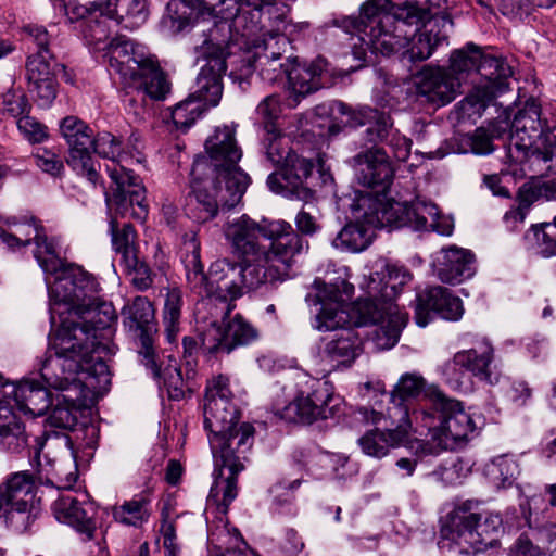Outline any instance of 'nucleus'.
I'll list each match as a JSON object with an SVG mask.
<instances>
[{
	"instance_id": "nucleus-9",
	"label": "nucleus",
	"mask_w": 556,
	"mask_h": 556,
	"mask_svg": "<svg viewBox=\"0 0 556 556\" xmlns=\"http://www.w3.org/2000/svg\"><path fill=\"white\" fill-rule=\"evenodd\" d=\"M207 161L199 157L194 161L191 175L193 176L192 191L188 198V211L199 223H205L216 217L219 208L230 210L241 200L249 185V176L244 172H235V176L214 177L200 180Z\"/></svg>"
},
{
	"instance_id": "nucleus-28",
	"label": "nucleus",
	"mask_w": 556,
	"mask_h": 556,
	"mask_svg": "<svg viewBox=\"0 0 556 556\" xmlns=\"http://www.w3.org/2000/svg\"><path fill=\"white\" fill-rule=\"evenodd\" d=\"M354 168L357 181L376 191H387L393 179V167L387 153L372 147L354 157Z\"/></svg>"
},
{
	"instance_id": "nucleus-52",
	"label": "nucleus",
	"mask_w": 556,
	"mask_h": 556,
	"mask_svg": "<svg viewBox=\"0 0 556 556\" xmlns=\"http://www.w3.org/2000/svg\"><path fill=\"white\" fill-rule=\"evenodd\" d=\"M156 367L159 369V376H154V374H152V376L154 378H163L164 388L170 400L180 401L185 397L187 391L192 390L189 379L185 380L182 378L181 369L178 367L176 359H170L163 371L157 365ZM149 369L153 372L151 368Z\"/></svg>"
},
{
	"instance_id": "nucleus-37",
	"label": "nucleus",
	"mask_w": 556,
	"mask_h": 556,
	"mask_svg": "<svg viewBox=\"0 0 556 556\" xmlns=\"http://www.w3.org/2000/svg\"><path fill=\"white\" fill-rule=\"evenodd\" d=\"M481 514L459 507L452 511L447 522L442 527V536L460 547L462 553L470 554L480 551V539L476 522Z\"/></svg>"
},
{
	"instance_id": "nucleus-33",
	"label": "nucleus",
	"mask_w": 556,
	"mask_h": 556,
	"mask_svg": "<svg viewBox=\"0 0 556 556\" xmlns=\"http://www.w3.org/2000/svg\"><path fill=\"white\" fill-rule=\"evenodd\" d=\"M368 301H363L359 307L361 317L364 324L377 325L374 331V343L379 350H389L393 348L400 339L402 329L407 323V315L399 309L397 305L381 306L378 312L382 315L381 319L374 320L368 312Z\"/></svg>"
},
{
	"instance_id": "nucleus-4",
	"label": "nucleus",
	"mask_w": 556,
	"mask_h": 556,
	"mask_svg": "<svg viewBox=\"0 0 556 556\" xmlns=\"http://www.w3.org/2000/svg\"><path fill=\"white\" fill-rule=\"evenodd\" d=\"M54 277L53 285L49 286L52 301L50 307L52 327L56 325V315L59 316L60 324L62 320L71 321L68 318H62L64 312L60 309L61 306H65L70 315L73 313L78 315L84 311L92 314L90 319L91 326L87 323L81 324L87 325L91 334H97L98 329H105L116 319L115 311L111 304L103 303L100 306L93 307L100 287L96 278L83 267L67 264Z\"/></svg>"
},
{
	"instance_id": "nucleus-20",
	"label": "nucleus",
	"mask_w": 556,
	"mask_h": 556,
	"mask_svg": "<svg viewBox=\"0 0 556 556\" xmlns=\"http://www.w3.org/2000/svg\"><path fill=\"white\" fill-rule=\"evenodd\" d=\"M410 274L403 267L395 265H384L380 271L371 273L365 279V291L368 301V312L374 320L381 319L382 315L378 312L381 306L396 305L395 296L400 288L410 280Z\"/></svg>"
},
{
	"instance_id": "nucleus-43",
	"label": "nucleus",
	"mask_w": 556,
	"mask_h": 556,
	"mask_svg": "<svg viewBox=\"0 0 556 556\" xmlns=\"http://www.w3.org/2000/svg\"><path fill=\"white\" fill-rule=\"evenodd\" d=\"M126 85L142 90L154 100H164L170 91V83L153 58L138 72L137 79L129 80Z\"/></svg>"
},
{
	"instance_id": "nucleus-60",
	"label": "nucleus",
	"mask_w": 556,
	"mask_h": 556,
	"mask_svg": "<svg viewBox=\"0 0 556 556\" xmlns=\"http://www.w3.org/2000/svg\"><path fill=\"white\" fill-rule=\"evenodd\" d=\"M24 40L28 45H33L36 52L34 54L42 53L47 58H53L49 50L51 42V35L49 31L39 25H27L23 28Z\"/></svg>"
},
{
	"instance_id": "nucleus-42",
	"label": "nucleus",
	"mask_w": 556,
	"mask_h": 556,
	"mask_svg": "<svg viewBox=\"0 0 556 556\" xmlns=\"http://www.w3.org/2000/svg\"><path fill=\"white\" fill-rule=\"evenodd\" d=\"M477 73L486 79L485 94L482 100H491L507 88L506 77L510 74V68L505 62L497 56L483 53L478 60Z\"/></svg>"
},
{
	"instance_id": "nucleus-10",
	"label": "nucleus",
	"mask_w": 556,
	"mask_h": 556,
	"mask_svg": "<svg viewBox=\"0 0 556 556\" xmlns=\"http://www.w3.org/2000/svg\"><path fill=\"white\" fill-rule=\"evenodd\" d=\"M290 395L289 403L274 405L275 414L288 422L311 425L340 412L341 401L333 395L332 386L306 372L295 375Z\"/></svg>"
},
{
	"instance_id": "nucleus-13",
	"label": "nucleus",
	"mask_w": 556,
	"mask_h": 556,
	"mask_svg": "<svg viewBox=\"0 0 556 556\" xmlns=\"http://www.w3.org/2000/svg\"><path fill=\"white\" fill-rule=\"evenodd\" d=\"M366 418L372 424H379L382 419L390 421L386 431L375 428L366 431L358 439V445L366 455L382 458L388 455L391 448L397 447L407 441L412 430V419L408 418L404 408L399 406L388 407L387 415L371 410Z\"/></svg>"
},
{
	"instance_id": "nucleus-35",
	"label": "nucleus",
	"mask_w": 556,
	"mask_h": 556,
	"mask_svg": "<svg viewBox=\"0 0 556 556\" xmlns=\"http://www.w3.org/2000/svg\"><path fill=\"white\" fill-rule=\"evenodd\" d=\"M88 395L89 388H80L78 384L67 389V392L56 393L51 403L52 408L47 418V427L73 430Z\"/></svg>"
},
{
	"instance_id": "nucleus-31",
	"label": "nucleus",
	"mask_w": 556,
	"mask_h": 556,
	"mask_svg": "<svg viewBox=\"0 0 556 556\" xmlns=\"http://www.w3.org/2000/svg\"><path fill=\"white\" fill-rule=\"evenodd\" d=\"M104 51L110 68L115 71L125 84L137 79L138 72L151 59L146 55L142 48L125 36L111 39Z\"/></svg>"
},
{
	"instance_id": "nucleus-51",
	"label": "nucleus",
	"mask_w": 556,
	"mask_h": 556,
	"mask_svg": "<svg viewBox=\"0 0 556 556\" xmlns=\"http://www.w3.org/2000/svg\"><path fill=\"white\" fill-rule=\"evenodd\" d=\"M112 245L116 253L121 254L123 266H132L138 256L135 245L136 233L131 225L125 224L122 229H117L115 224L111 223Z\"/></svg>"
},
{
	"instance_id": "nucleus-22",
	"label": "nucleus",
	"mask_w": 556,
	"mask_h": 556,
	"mask_svg": "<svg viewBox=\"0 0 556 556\" xmlns=\"http://www.w3.org/2000/svg\"><path fill=\"white\" fill-rule=\"evenodd\" d=\"M418 26L407 38L408 45L402 49V56L409 62L425 61L434 52L435 48L447 40L446 28L453 27V21L448 15L429 17Z\"/></svg>"
},
{
	"instance_id": "nucleus-55",
	"label": "nucleus",
	"mask_w": 556,
	"mask_h": 556,
	"mask_svg": "<svg viewBox=\"0 0 556 556\" xmlns=\"http://www.w3.org/2000/svg\"><path fill=\"white\" fill-rule=\"evenodd\" d=\"M205 108L203 104L188 97L175 105L172 111V119L177 129L186 131L201 116Z\"/></svg>"
},
{
	"instance_id": "nucleus-47",
	"label": "nucleus",
	"mask_w": 556,
	"mask_h": 556,
	"mask_svg": "<svg viewBox=\"0 0 556 556\" xmlns=\"http://www.w3.org/2000/svg\"><path fill=\"white\" fill-rule=\"evenodd\" d=\"M37 446L35 457L39 466H42V459L46 465L52 466L56 458L51 457V452L58 450L60 456H70L75 459V452L73 450V442L70 435L65 432L58 433L46 430L42 439L36 440Z\"/></svg>"
},
{
	"instance_id": "nucleus-21",
	"label": "nucleus",
	"mask_w": 556,
	"mask_h": 556,
	"mask_svg": "<svg viewBox=\"0 0 556 556\" xmlns=\"http://www.w3.org/2000/svg\"><path fill=\"white\" fill-rule=\"evenodd\" d=\"M305 301L309 305H323L320 313L316 316L315 328L319 331H332L349 324V315L342 308L343 296L338 285H327L316 279Z\"/></svg>"
},
{
	"instance_id": "nucleus-58",
	"label": "nucleus",
	"mask_w": 556,
	"mask_h": 556,
	"mask_svg": "<svg viewBox=\"0 0 556 556\" xmlns=\"http://www.w3.org/2000/svg\"><path fill=\"white\" fill-rule=\"evenodd\" d=\"M488 473L497 485H505L519 473L517 463L508 456H498L488 466Z\"/></svg>"
},
{
	"instance_id": "nucleus-36",
	"label": "nucleus",
	"mask_w": 556,
	"mask_h": 556,
	"mask_svg": "<svg viewBox=\"0 0 556 556\" xmlns=\"http://www.w3.org/2000/svg\"><path fill=\"white\" fill-rule=\"evenodd\" d=\"M254 53L253 63L250 65L260 71L263 80L274 83L285 74L288 64L279 63L281 48L288 45L287 38L278 33H269L261 40L252 41Z\"/></svg>"
},
{
	"instance_id": "nucleus-62",
	"label": "nucleus",
	"mask_w": 556,
	"mask_h": 556,
	"mask_svg": "<svg viewBox=\"0 0 556 556\" xmlns=\"http://www.w3.org/2000/svg\"><path fill=\"white\" fill-rule=\"evenodd\" d=\"M35 165L52 177H60L64 172V165L60 156L53 151L39 148L33 154Z\"/></svg>"
},
{
	"instance_id": "nucleus-18",
	"label": "nucleus",
	"mask_w": 556,
	"mask_h": 556,
	"mask_svg": "<svg viewBox=\"0 0 556 556\" xmlns=\"http://www.w3.org/2000/svg\"><path fill=\"white\" fill-rule=\"evenodd\" d=\"M123 323L129 331L138 333L140 340L139 355L147 368L159 376L153 340L151 332L155 329V309L153 303L147 298L138 295L131 303L126 304L122 309Z\"/></svg>"
},
{
	"instance_id": "nucleus-46",
	"label": "nucleus",
	"mask_w": 556,
	"mask_h": 556,
	"mask_svg": "<svg viewBox=\"0 0 556 556\" xmlns=\"http://www.w3.org/2000/svg\"><path fill=\"white\" fill-rule=\"evenodd\" d=\"M150 504V493H138L122 505L114 506L112 511L113 518L115 521L126 526L141 527L149 520L151 515Z\"/></svg>"
},
{
	"instance_id": "nucleus-50",
	"label": "nucleus",
	"mask_w": 556,
	"mask_h": 556,
	"mask_svg": "<svg viewBox=\"0 0 556 556\" xmlns=\"http://www.w3.org/2000/svg\"><path fill=\"white\" fill-rule=\"evenodd\" d=\"M41 513L40 505H4L1 517L17 533L29 531Z\"/></svg>"
},
{
	"instance_id": "nucleus-38",
	"label": "nucleus",
	"mask_w": 556,
	"mask_h": 556,
	"mask_svg": "<svg viewBox=\"0 0 556 556\" xmlns=\"http://www.w3.org/2000/svg\"><path fill=\"white\" fill-rule=\"evenodd\" d=\"M226 70L224 58H210L197 77V89L189 97L195 99L204 108L217 105L223 94L222 77Z\"/></svg>"
},
{
	"instance_id": "nucleus-1",
	"label": "nucleus",
	"mask_w": 556,
	"mask_h": 556,
	"mask_svg": "<svg viewBox=\"0 0 556 556\" xmlns=\"http://www.w3.org/2000/svg\"><path fill=\"white\" fill-rule=\"evenodd\" d=\"M204 427L216 467H220L208 495V503L226 515L238 495L237 476L244 469L242 459L253 443L254 428L238 426L239 410L231 402L228 378L217 376L206 387L203 406Z\"/></svg>"
},
{
	"instance_id": "nucleus-24",
	"label": "nucleus",
	"mask_w": 556,
	"mask_h": 556,
	"mask_svg": "<svg viewBox=\"0 0 556 556\" xmlns=\"http://www.w3.org/2000/svg\"><path fill=\"white\" fill-rule=\"evenodd\" d=\"M63 64L42 53L29 54L26 61V78L30 93L41 108H50L58 94L56 75L64 71Z\"/></svg>"
},
{
	"instance_id": "nucleus-40",
	"label": "nucleus",
	"mask_w": 556,
	"mask_h": 556,
	"mask_svg": "<svg viewBox=\"0 0 556 556\" xmlns=\"http://www.w3.org/2000/svg\"><path fill=\"white\" fill-rule=\"evenodd\" d=\"M0 222L13 229L12 232H8L0 227V241L12 250L35 242L37 235L43 229L34 216H9L5 218L0 216Z\"/></svg>"
},
{
	"instance_id": "nucleus-8",
	"label": "nucleus",
	"mask_w": 556,
	"mask_h": 556,
	"mask_svg": "<svg viewBox=\"0 0 556 556\" xmlns=\"http://www.w3.org/2000/svg\"><path fill=\"white\" fill-rule=\"evenodd\" d=\"M426 17L425 10L407 3L395 9V16H386L380 24L359 29V34L351 37L355 60L365 61L368 50L382 55L402 52L408 45L407 38L418 29Z\"/></svg>"
},
{
	"instance_id": "nucleus-44",
	"label": "nucleus",
	"mask_w": 556,
	"mask_h": 556,
	"mask_svg": "<svg viewBox=\"0 0 556 556\" xmlns=\"http://www.w3.org/2000/svg\"><path fill=\"white\" fill-rule=\"evenodd\" d=\"M346 123L351 127L367 126L366 134L370 142L388 139L392 126L389 115L369 106L351 112Z\"/></svg>"
},
{
	"instance_id": "nucleus-25",
	"label": "nucleus",
	"mask_w": 556,
	"mask_h": 556,
	"mask_svg": "<svg viewBox=\"0 0 556 556\" xmlns=\"http://www.w3.org/2000/svg\"><path fill=\"white\" fill-rule=\"evenodd\" d=\"M418 97L427 102L442 106L452 102L459 93V79L444 67L425 66L414 77Z\"/></svg>"
},
{
	"instance_id": "nucleus-30",
	"label": "nucleus",
	"mask_w": 556,
	"mask_h": 556,
	"mask_svg": "<svg viewBox=\"0 0 556 556\" xmlns=\"http://www.w3.org/2000/svg\"><path fill=\"white\" fill-rule=\"evenodd\" d=\"M326 62L317 59L309 64H300L296 60L290 61L285 68L288 79L287 105L295 108L306 96L321 88V75Z\"/></svg>"
},
{
	"instance_id": "nucleus-49",
	"label": "nucleus",
	"mask_w": 556,
	"mask_h": 556,
	"mask_svg": "<svg viewBox=\"0 0 556 556\" xmlns=\"http://www.w3.org/2000/svg\"><path fill=\"white\" fill-rule=\"evenodd\" d=\"M391 0H367L361 10V21L348 18L346 28L352 27L359 34L362 28H370L372 24H380L386 16H395V10L392 11Z\"/></svg>"
},
{
	"instance_id": "nucleus-29",
	"label": "nucleus",
	"mask_w": 556,
	"mask_h": 556,
	"mask_svg": "<svg viewBox=\"0 0 556 556\" xmlns=\"http://www.w3.org/2000/svg\"><path fill=\"white\" fill-rule=\"evenodd\" d=\"M475 263L476 257L470 250L448 245L434 254L432 266L442 282L457 285L475 275Z\"/></svg>"
},
{
	"instance_id": "nucleus-63",
	"label": "nucleus",
	"mask_w": 556,
	"mask_h": 556,
	"mask_svg": "<svg viewBox=\"0 0 556 556\" xmlns=\"http://www.w3.org/2000/svg\"><path fill=\"white\" fill-rule=\"evenodd\" d=\"M551 228L549 224L539 226H532L531 232L536 241L538 252L544 257H551L556 255V231L553 229L549 232L547 229Z\"/></svg>"
},
{
	"instance_id": "nucleus-57",
	"label": "nucleus",
	"mask_w": 556,
	"mask_h": 556,
	"mask_svg": "<svg viewBox=\"0 0 556 556\" xmlns=\"http://www.w3.org/2000/svg\"><path fill=\"white\" fill-rule=\"evenodd\" d=\"M479 58H481V49L473 43H468L464 49L455 50L452 53L448 71L456 74L477 72Z\"/></svg>"
},
{
	"instance_id": "nucleus-56",
	"label": "nucleus",
	"mask_w": 556,
	"mask_h": 556,
	"mask_svg": "<svg viewBox=\"0 0 556 556\" xmlns=\"http://www.w3.org/2000/svg\"><path fill=\"white\" fill-rule=\"evenodd\" d=\"M265 137L263 139V143L266 150L267 159L275 165L287 162V154H292L293 152L288 149L287 143L285 142V137L281 132L276 128L275 125L266 126Z\"/></svg>"
},
{
	"instance_id": "nucleus-26",
	"label": "nucleus",
	"mask_w": 556,
	"mask_h": 556,
	"mask_svg": "<svg viewBox=\"0 0 556 556\" xmlns=\"http://www.w3.org/2000/svg\"><path fill=\"white\" fill-rule=\"evenodd\" d=\"M205 151L213 166V173L219 177L235 176V172H243L238 162L242 151L235 138L231 126L217 127L205 141Z\"/></svg>"
},
{
	"instance_id": "nucleus-39",
	"label": "nucleus",
	"mask_w": 556,
	"mask_h": 556,
	"mask_svg": "<svg viewBox=\"0 0 556 556\" xmlns=\"http://www.w3.org/2000/svg\"><path fill=\"white\" fill-rule=\"evenodd\" d=\"M28 444L25 426L20 421L8 400H0V448L21 453Z\"/></svg>"
},
{
	"instance_id": "nucleus-14",
	"label": "nucleus",
	"mask_w": 556,
	"mask_h": 556,
	"mask_svg": "<svg viewBox=\"0 0 556 556\" xmlns=\"http://www.w3.org/2000/svg\"><path fill=\"white\" fill-rule=\"evenodd\" d=\"M386 192L359 193L351 205L353 216L374 228L410 227V205L388 199Z\"/></svg>"
},
{
	"instance_id": "nucleus-23",
	"label": "nucleus",
	"mask_w": 556,
	"mask_h": 556,
	"mask_svg": "<svg viewBox=\"0 0 556 556\" xmlns=\"http://www.w3.org/2000/svg\"><path fill=\"white\" fill-rule=\"evenodd\" d=\"M258 337L257 329L237 314L223 329L217 320L210 323L208 327L202 331L201 341L203 348L210 352L230 353L237 345H247L255 341Z\"/></svg>"
},
{
	"instance_id": "nucleus-3",
	"label": "nucleus",
	"mask_w": 556,
	"mask_h": 556,
	"mask_svg": "<svg viewBox=\"0 0 556 556\" xmlns=\"http://www.w3.org/2000/svg\"><path fill=\"white\" fill-rule=\"evenodd\" d=\"M181 262L186 270L189 289L206 296V305L218 301L219 314L224 320L235 308L231 302L240 298L244 290H254L266 283L261 266L251 261L235 262L228 258L217 260L210 266L208 274L203 270L200 257V242L195 236L185 239L181 249Z\"/></svg>"
},
{
	"instance_id": "nucleus-17",
	"label": "nucleus",
	"mask_w": 556,
	"mask_h": 556,
	"mask_svg": "<svg viewBox=\"0 0 556 556\" xmlns=\"http://www.w3.org/2000/svg\"><path fill=\"white\" fill-rule=\"evenodd\" d=\"M493 361V345L489 340L481 339L471 349L455 353L453 358L443 365L442 372L451 383L458 384L467 371L482 381L494 384L497 377L492 374Z\"/></svg>"
},
{
	"instance_id": "nucleus-19",
	"label": "nucleus",
	"mask_w": 556,
	"mask_h": 556,
	"mask_svg": "<svg viewBox=\"0 0 556 556\" xmlns=\"http://www.w3.org/2000/svg\"><path fill=\"white\" fill-rule=\"evenodd\" d=\"M271 220L262 218L256 222L249 215L243 214L225 224V239L236 255L243 258V261L257 263L265 249L261 244L260 238L267 239V227L271 224Z\"/></svg>"
},
{
	"instance_id": "nucleus-32",
	"label": "nucleus",
	"mask_w": 556,
	"mask_h": 556,
	"mask_svg": "<svg viewBox=\"0 0 556 556\" xmlns=\"http://www.w3.org/2000/svg\"><path fill=\"white\" fill-rule=\"evenodd\" d=\"M430 313H435L446 320H458L464 314L462 300L454 296L446 288L432 287L418 296L415 309L418 326L428 325Z\"/></svg>"
},
{
	"instance_id": "nucleus-5",
	"label": "nucleus",
	"mask_w": 556,
	"mask_h": 556,
	"mask_svg": "<svg viewBox=\"0 0 556 556\" xmlns=\"http://www.w3.org/2000/svg\"><path fill=\"white\" fill-rule=\"evenodd\" d=\"M508 154L514 162L528 164L530 169L541 163L556 165V117L541 121V106L531 99L515 115L511 124Z\"/></svg>"
},
{
	"instance_id": "nucleus-53",
	"label": "nucleus",
	"mask_w": 556,
	"mask_h": 556,
	"mask_svg": "<svg viewBox=\"0 0 556 556\" xmlns=\"http://www.w3.org/2000/svg\"><path fill=\"white\" fill-rule=\"evenodd\" d=\"M425 387V380L413 374H406L401 377L394 391L391 394V406L390 407H402L405 409L406 415L409 416L408 401L417 397Z\"/></svg>"
},
{
	"instance_id": "nucleus-41",
	"label": "nucleus",
	"mask_w": 556,
	"mask_h": 556,
	"mask_svg": "<svg viewBox=\"0 0 556 556\" xmlns=\"http://www.w3.org/2000/svg\"><path fill=\"white\" fill-rule=\"evenodd\" d=\"M164 303L162 307V326L168 343H177L182 329L184 294L178 287L164 289Z\"/></svg>"
},
{
	"instance_id": "nucleus-12",
	"label": "nucleus",
	"mask_w": 556,
	"mask_h": 556,
	"mask_svg": "<svg viewBox=\"0 0 556 556\" xmlns=\"http://www.w3.org/2000/svg\"><path fill=\"white\" fill-rule=\"evenodd\" d=\"M275 0H170L167 3V20L175 31H181L190 25L191 18L235 20L239 27L249 10L258 12Z\"/></svg>"
},
{
	"instance_id": "nucleus-45",
	"label": "nucleus",
	"mask_w": 556,
	"mask_h": 556,
	"mask_svg": "<svg viewBox=\"0 0 556 556\" xmlns=\"http://www.w3.org/2000/svg\"><path fill=\"white\" fill-rule=\"evenodd\" d=\"M355 219L348 223L336 236L332 245L346 252H362L367 249L372 241L374 227L366 224L363 219Z\"/></svg>"
},
{
	"instance_id": "nucleus-48",
	"label": "nucleus",
	"mask_w": 556,
	"mask_h": 556,
	"mask_svg": "<svg viewBox=\"0 0 556 556\" xmlns=\"http://www.w3.org/2000/svg\"><path fill=\"white\" fill-rule=\"evenodd\" d=\"M34 243L36 245L34 256L47 275L55 276L67 265V263L60 257L58 240L49 238L45 229L37 235Z\"/></svg>"
},
{
	"instance_id": "nucleus-54",
	"label": "nucleus",
	"mask_w": 556,
	"mask_h": 556,
	"mask_svg": "<svg viewBox=\"0 0 556 556\" xmlns=\"http://www.w3.org/2000/svg\"><path fill=\"white\" fill-rule=\"evenodd\" d=\"M345 325L338 338L329 341L326 345V353L332 359L341 363L353 361L357 355L356 338L354 332Z\"/></svg>"
},
{
	"instance_id": "nucleus-59",
	"label": "nucleus",
	"mask_w": 556,
	"mask_h": 556,
	"mask_svg": "<svg viewBox=\"0 0 556 556\" xmlns=\"http://www.w3.org/2000/svg\"><path fill=\"white\" fill-rule=\"evenodd\" d=\"M439 210L435 204L417 201L410 205V228L414 230H429L430 224L435 219Z\"/></svg>"
},
{
	"instance_id": "nucleus-6",
	"label": "nucleus",
	"mask_w": 556,
	"mask_h": 556,
	"mask_svg": "<svg viewBox=\"0 0 556 556\" xmlns=\"http://www.w3.org/2000/svg\"><path fill=\"white\" fill-rule=\"evenodd\" d=\"M92 151L110 161L105 165V170L114 188L111 195L106 194V201L114 203L122 215L129 213L137 218L144 217L147 215L146 189L140 178L127 168L134 155L124 151L121 140L108 131L93 137Z\"/></svg>"
},
{
	"instance_id": "nucleus-2",
	"label": "nucleus",
	"mask_w": 556,
	"mask_h": 556,
	"mask_svg": "<svg viewBox=\"0 0 556 556\" xmlns=\"http://www.w3.org/2000/svg\"><path fill=\"white\" fill-rule=\"evenodd\" d=\"M97 339V334H91L87 325L62 320L50 336V354L40 367V376L46 387L56 393L67 392L75 384L80 388H94L91 382L87 383L81 379L83 375H89L88 365L92 362H96L94 369L99 370L102 381L108 383V366L101 358L113 351Z\"/></svg>"
},
{
	"instance_id": "nucleus-7",
	"label": "nucleus",
	"mask_w": 556,
	"mask_h": 556,
	"mask_svg": "<svg viewBox=\"0 0 556 556\" xmlns=\"http://www.w3.org/2000/svg\"><path fill=\"white\" fill-rule=\"evenodd\" d=\"M413 417L427 430V439L418 442L422 455H437L453 448L454 443L468 440L477 429L472 416L460 402L442 393L435 394V412L414 410Z\"/></svg>"
},
{
	"instance_id": "nucleus-16",
	"label": "nucleus",
	"mask_w": 556,
	"mask_h": 556,
	"mask_svg": "<svg viewBox=\"0 0 556 556\" xmlns=\"http://www.w3.org/2000/svg\"><path fill=\"white\" fill-rule=\"evenodd\" d=\"M60 130L68 146V156L66 160L68 166L96 185L99 179V173L94 167L91 156L94 137L92 129L83 119L70 115L61 121Z\"/></svg>"
},
{
	"instance_id": "nucleus-61",
	"label": "nucleus",
	"mask_w": 556,
	"mask_h": 556,
	"mask_svg": "<svg viewBox=\"0 0 556 556\" xmlns=\"http://www.w3.org/2000/svg\"><path fill=\"white\" fill-rule=\"evenodd\" d=\"M477 532L480 539V551L483 547L492 545L494 535L498 532L502 526V518L495 513L481 514V519L476 522Z\"/></svg>"
},
{
	"instance_id": "nucleus-15",
	"label": "nucleus",
	"mask_w": 556,
	"mask_h": 556,
	"mask_svg": "<svg viewBox=\"0 0 556 556\" xmlns=\"http://www.w3.org/2000/svg\"><path fill=\"white\" fill-rule=\"evenodd\" d=\"M311 159L298 153L287 154V162L279 173L270 174L267 178L269 189L285 198L309 202L314 199L313 169Z\"/></svg>"
},
{
	"instance_id": "nucleus-64",
	"label": "nucleus",
	"mask_w": 556,
	"mask_h": 556,
	"mask_svg": "<svg viewBox=\"0 0 556 556\" xmlns=\"http://www.w3.org/2000/svg\"><path fill=\"white\" fill-rule=\"evenodd\" d=\"M18 130L30 142H42L48 138V130L45 125L36 121L27 113L17 119Z\"/></svg>"
},
{
	"instance_id": "nucleus-34",
	"label": "nucleus",
	"mask_w": 556,
	"mask_h": 556,
	"mask_svg": "<svg viewBox=\"0 0 556 556\" xmlns=\"http://www.w3.org/2000/svg\"><path fill=\"white\" fill-rule=\"evenodd\" d=\"M86 3L89 5L87 10L90 11V16L87 21L84 36L93 49L103 51L111 40L112 28L119 24L123 15L119 14L113 0H106L101 5Z\"/></svg>"
},
{
	"instance_id": "nucleus-27",
	"label": "nucleus",
	"mask_w": 556,
	"mask_h": 556,
	"mask_svg": "<svg viewBox=\"0 0 556 556\" xmlns=\"http://www.w3.org/2000/svg\"><path fill=\"white\" fill-rule=\"evenodd\" d=\"M78 496L65 493L55 500L51 506L53 516L59 522L73 527L77 532L91 540L96 532V507L86 498V495Z\"/></svg>"
},
{
	"instance_id": "nucleus-11",
	"label": "nucleus",
	"mask_w": 556,
	"mask_h": 556,
	"mask_svg": "<svg viewBox=\"0 0 556 556\" xmlns=\"http://www.w3.org/2000/svg\"><path fill=\"white\" fill-rule=\"evenodd\" d=\"M267 240L270 244L265 247L257 266H261L266 283L282 281L290 276L299 256L308 252L309 243L283 219L271 220L267 227Z\"/></svg>"
}]
</instances>
